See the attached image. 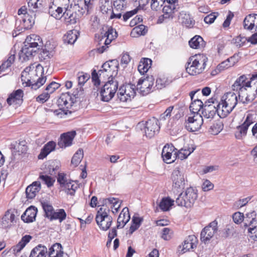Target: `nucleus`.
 <instances>
[{
  "label": "nucleus",
  "mask_w": 257,
  "mask_h": 257,
  "mask_svg": "<svg viewBox=\"0 0 257 257\" xmlns=\"http://www.w3.org/2000/svg\"><path fill=\"white\" fill-rule=\"evenodd\" d=\"M172 82V80L165 76L159 77L156 81V87L157 89H162L165 87Z\"/></svg>",
  "instance_id": "8fccbe9b"
},
{
  "label": "nucleus",
  "mask_w": 257,
  "mask_h": 257,
  "mask_svg": "<svg viewBox=\"0 0 257 257\" xmlns=\"http://www.w3.org/2000/svg\"><path fill=\"white\" fill-rule=\"evenodd\" d=\"M117 36V34L116 31L112 28H109L104 36V37L105 38L104 42V45L98 48V51L100 53L104 52L108 47V45L113 40L116 38Z\"/></svg>",
  "instance_id": "6ab92c4d"
},
{
  "label": "nucleus",
  "mask_w": 257,
  "mask_h": 257,
  "mask_svg": "<svg viewBox=\"0 0 257 257\" xmlns=\"http://www.w3.org/2000/svg\"><path fill=\"white\" fill-rule=\"evenodd\" d=\"M218 223L214 220L205 227L201 231L200 239L202 242L206 243L212 238L218 230Z\"/></svg>",
  "instance_id": "ddd939ff"
},
{
  "label": "nucleus",
  "mask_w": 257,
  "mask_h": 257,
  "mask_svg": "<svg viewBox=\"0 0 257 257\" xmlns=\"http://www.w3.org/2000/svg\"><path fill=\"white\" fill-rule=\"evenodd\" d=\"M47 252V248L39 244L32 249L29 257H46Z\"/></svg>",
  "instance_id": "37998d69"
},
{
  "label": "nucleus",
  "mask_w": 257,
  "mask_h": 257,
  "mask_svg": "<svg viewBox=\"0 0 257 257\" xmlns=\"http://www.w3.org/2000/svg\"><path fill=\"white\" fill-rule=\"evenodd\" d=\"M155 79L153 76L141 78L137 83V89L143 95H146L152 92L155 88Z\"/></svg>",
  "instance_id": "9d476101"
},
{
  "label": "nucleus",
  "mask_w": 257,
  "mask_h": 257,
  "mask_svg": "<svg viewBox=\"0 0 257 257\" xmlns=\"http://www.w3.org/2000/svg\"><path fill=\"white\" fill-rule=\"evenodd\" d=\"M63 254V248L60 243H55L49 248V257H60Z\"/></svg>",
  "instance_id": "ea45409f"
},
{
  "label": "nucleus",
  "mask_w": 257,
  "mask_h": 257,
  "mask_svg": "<svg viewBox=\"0 0 257 257\" xmlns=\"http://www.w3.org/2000/svg\"><path fill=\"white\" fill-rule=\"evenodd\" d=\"M41 189V183L39 181H35L28 186L26 189L27 197L28 199L34 198Z\"/></svg>",
  "instance_id": "7c9ffc66"
},
{
  "label": "nucleus",
  "mask_w": 257,
  "mask_h": 257,
  "mask_svg": "<svg viewBox=\"0 0 257 257\" xmlns=\"http://www.w3.org/2000/svg\"><path fill=\"white\" fill-rule=\"evenodd\" d=\"M56 143L54 141H50L46 144L41 149L40 153L38 155L39 159H43L46 158L51 152L55 150Z\"/></svg>",
  "instance_id": "2f4dec72"
},
{
  "label": "nucleus",
  "mask_w": 257,
  "mask_h": 257,
  "mask_svg": "<svg viewBox=\"0 0 257 257\" xmlns=\"http://www.w3.org/2000/svg\"><path fill=\"white\" fill-rule=\"evenodd\" d=\"M173 235V230L168 227H164L162 230L161 237L165 240H170Z\"/></svg>",
  "instance_id": "13d9d810"
},
{
  "label": "nucleus",
  "mask_w": 257,
  "mask_h": 257,
  "mask_svg": "<svg viewBox=\"0 0 257 257\" xmlns=\"http://www.w3.org/2000/svg\"><path fill=\"white\" fill-rule=\"evenodd\" d=\"M152 60L149 58L142 59L138 66V70L141 74H144L151 67Z\"/></svg>",
  "instance_id": "c03bdc74"
},
{
  "label": "nucleus",
  "mask_w": 257,
  "mask_h": 257,
  "mask_svg": "<svg viewBox=\"0 0 257 257\" xmlns=\"http://www.w3.org/2000/svg\"><path fill=\"white\" fill-rule=\"evenodd\" d=\"M198 240L195 235H189L177 248V253L183 254L187 252L192 251L197 247Z\"/></svg>",
  "instance_id": "f8f14e48"
},
{
  "label": "nucleus",
  "mask_w": 257,
  "mask_h": 257,
  "mask_svg": "<svg viewBox=\"0 0 257 257\" xmlns=\"http://www.w3.org/2000/svg\"><path fill=\"white\" fill-rule=\"evenodd\" d=\"M18 17L16 21V29L20 33L31 29L35 23L34 12L28 10L25 6L22 7L18 11Z\"/></svg>",
  "instance_id": "20e7f679"
},
{
  "label": "nucleus",
  "mask_w": 257,
  "mask_h": 257,
  "mask_svg": "<svg viewBox=\"0 0 257 257\" xmlns=\"http://www.w3.org/2000/svg\"><path fill=\"white\" fill-rule=\"evenodd\" d=\"M73 103L72 97L68 93H62L58 100V105L61 109H68Z\"/></svg>",
  "instance_id": "a878e982"
},
{
  "label": "nucleus",
  "mask_w": 257,
  "mask_h": 257,
  "mask_svg": "<svg viewBox=\"0 0 257 257\" xmlns=\"http://www.w3.org/2000/svg\"><path fill=\"white\" fill-rule=\"evenodd\" d=\"M36 52V50L28 46H26V45L24 44V47L22 48L19 54V59L22 61H27L29 60L30 58L32 57L33 55V53Z\"/></svg>",
  "instance_id": "72a5a7b5"
},
{
  "label": "nucleus",
  "mask_w": 257,
  "mask_h": 257,
  "mask_svg": "<svg viewBox=\"0 0 257 257\" xmlns=\"http://www.w3.org/2000/svg\"><path fill=\"white\" fill-rule=\"evenodd\" d=\"M252 196H248L246 198L240 199L234 203V206L237 208H240L246 205L251 199Z\"/></svg>",
  "instance_id": "680f3d73"
},
{
  "label": "nucleus",
  "mask_w": 257,
  "mask_h": 257,
  "mask_svg": "<svg viewBox=\"0 0 257 257\" xmlns=\"http://www.w3.org/2000/svg\"><path fill=\"white\" fill-rule=\"evenodd\" d=\"M72 9L74 12L77 11V14L81 17L86 12H88L89 8L84 4L82 1H78L77 4L74 5Z\"/></svg>",
  "instance_id": "49530a36"
},
{
  "label": "nucleus",
  "mask_w": 257,
  "mask_h": 257,
  "mask_svg": "<svg viewBox=\"0 0 257 257\" xmlns=\"http://www.w3.org/2000/svg\"><path fill=\"white\" fill-rule=\"evenodd\" d=\"M189 44L193 49H201L205 46V43L201 36L196 35L189 41Z\"/></svg>",
  "instance_id": "58836bf2"
},
{
  "label": "nucleus",
  "mask_w": 257,
  "mask_h": 257,
  "mask_svg": "<svg viewBox=\"0 0 257 257\" xmlns=\"http://www.w3.org/2000/svg\"><path fill=\"white\" fill-rule=\"evenodd\" d=\"M130 220L128 208L124 207L119 214L117 220V228H122Z\"/></svg>",
  "instance_id": "cd10ccee"
},
{
  "label": "nucleus",
  "mask_w": 257,
  "mask_h": 257,
  "mask_svg": "<svg viewBox=\"0 0 257 257\" xmlns=\"http://www.w3.org/2000/svg\"><path fill=\"white\" fill-rule=\"evenodd\" d=\"M179 20L182 24L187 28H192L195 24V21L190 15L185 13H180Z\"/></svg>",
  "instance_id": "a19ab883"
},
{
  "label": "nucleus",
  "mask_w": 257,
  "mask_h": 257,
  "mask_svg": "<svg viewBox=\"0 0 257 257\" xmlns=\"http://www.w3.org/2000/svg\"><path fill=\"white\" fill-rule=\"evenodd\" d=\"M23 91L21 89H17L9 95L7 102L9 105L20 104L23 101Z\"/></svg>",
  "instance_id": "412c9836"
},
{
  "label": "nucleus",
  "mask_w": 257,
  "mask_h": 257,
  "mask_svg": "<svg viewBox=\"0 0 257 257\" xmlns=\"http://www.w3.org/2000/svg\"><path fill=\"white\" fill-rule=\"evenodd\" d=\"M78 188V184L73 181H69L61 187L62 191H64L67 195H74L76 190Z\"/></svg>",
  "instance_id": "473e14b6"
},
{
  "label": "nucleus",
  "mask_w": 257,
  "mask_h": 257,
  "mask_svg": "<svg viewBox=\"0 0 257 257\" xmlns=\"http://www.w3.org/2000/svg\"><path fill=\"white\" fill-rule=\"evenodd\" d=\"M243 27L245 29L257 30V14H250L245 17L243 21Z\"/></svg>",
  "instance_id": "393cba45"
},
{
  "label": "nucleus",
  "mask_w": 257,
  "mask_h": 257,
  "mask_svg": "<svg viewBox=\"0 0 257 257\" xmlns=\"http://www.w3.org/2000/svg\"><path fill=\"white\" fill-rule=\"evenodd\" d=\"M166 0H151V8L153 11L160 10L162 7L165 5Z\"/></svg>",
  "instance_id": "bf43d9fd"
},
{
  "label": "nucleus",
  "mask_w": 257,
  "mask_h": 257,
  "mask_svg": "<svg viewBox=\"0 0 257 257\" xmlns=\"http://www.w3.org/2000/svg\"><path fill=\"white\" fill-rule=\"evenodd\" d=\"M66 213L63 209H57L56 211H53L52 214L49 218L50 220H59L61 222L66 219Z\"/></svg>",
  "instance_id": "09e8293b"
},
{
  "label": "nucleus",
  "mask_w": 257,
  "mask_h": 257,
  "mask_svg": "<svg viewBox=\"0 0 257 257\" xmlns=\"http://www.w3.org/2000/svg\"><path fill=\"white\" fill-rule=\"evenodd\" d=\"M136 88L135 85L131 83L121 86L117 92L118 99L123 102L131 101L136 95Z\"/></svg>",
  "instance_id": "1a4fd4ad"
},
{
  "label": "nucleus",
  "mask_w": 257,
  "mask_h": 257,
  "mask_svg": "<svg viewBox=\"0 0 257 257\" xmlns=\"http://www.w3.org/2000/svg\"><path fill=\"white\" fill-rule=\"evenodd\" d=\"M60 86V85L59 83L54 81H52L48 85H47L45 90L49 94H50L53 93Z\"/></svg>",
  "instance_id": "69168bd1"
},
{
  "label": "nucleus",
  "mask_w": 257,
  "mask_h": 257,
  "mask_svg": "<svg viewBox=\"0 0 257 257\" xmlns=\"http://www.w3.org/2000/svg\"><path fill=\"white\" fill-rule=\"evenodd\" d=\"M194 150V148L184 147L179 151L177 154V157L181 160L185 159L193 152Z\"/></svg>",
  "instance_id": "864d4df0"
},
{
  "label": "nucleus",
  "mask_w": 257,
  "mask_h": 257,
  "mask_svg": "<svg viewBox=\"0 0 257 257\" xmlns=\"http://www.w3.org/2000/svg\"><path fill=\"white\" fill-rule=\"evenodd\" d=\"M246 41H247V38L241 36H238L233 39L234 43L238 47L243 46L245 44Z\"/></svg>",
  "instance_id": "774afa93"
},
{
  "label": "nucleus",
  "mask_w": 257,
  "mask_h": 257,
  "mask_svg": "<svg viewBox=\"0 0 257 257\" xmlns=\"http://www.w3.org/2000/svg\"><path fill=\"white\" fill-rule=\"evenodd\" d=\"M118 88V82L114 78L108 80L100 90L101 100L108 102L114 96Z\"/></svg>",
  "instance_id": "6e6552de"
},
{
  "label": "nucleus",
  "mask_w": 257,
  "mask_h": 257,
  "mask_svg": "<svg viewBox=\"0 0 257 257\" xmlns=\"http://www.w3.org/2000/svg\"><path fill=\"white\" fill-rule=\"evenodd\" d=\"M118 64L117 61L111 60L104 63L98 72L94 70L92 72V80L95 86H98L101 81L108 78L109 80L117 74Z\"/></svg>",
  "instance_id": "7ed1b4c3"
},
{
  "label": "nucleus",
  "mask_w": 257,
  "mask_h": 257,
  "mask_svg": "<svg viewBox=\"0 0 257 257\" xmlns=\"http://www.w3.org/2000/svg\"><path fill=\"white\" fill-rule=\"evenodd\" d=\"M21 80L23 83H26V86H31L32 89L37 90L46 81L43 66L38 64L26 67L22 73Z\"/></svg>",
  "instance_id": "f03ea898"
},
{
  "label": "nucleus",
  "mask_w": 257,
  "mask_h": 257,
  "mask_svg": "<svg viewBox=\"0 0 257 257\" xmlns=\"http://www.w3.org/2000/svg\"><path fill=\"white\" fill-rule=\"evenodd\" d=\"M171 180L173 189L178 190L183 188L185 184L186 177L183 168H175L171 174Z\"/></svg>",
  "instance_id": "9b49d317"
},
{
  "label": "nucleus",
  "mask_w": 257,
  "mask_h": 257,
  "mask_svg": "<svg viewBox=\"0 0 257 257\" xmlns=\"http://www.w3.org/2000/svg\"><path fill=\"white\" fill-rule=\"evenodd\" d=\"M176 7L173 5H165L163 8V14L158 19L160 23H162L164 20L172 19L176 11Z\"/></svg>",
  "instance_id": "c756f323"
},
{
  "label": "nucleus",
  "mask_w": 257,
  "mask_h": 257,
  "mask_svg": "<svg viewBox=\"0 0 257 257\" xmlns=\"http://www.w3.org/2000/svg\"><path fill=\"white\" fill-rule=\"evenodd\" d=\"M69 0H53V4L56 6H59L65 9L67 11L68 10Z\"/></svg>",
  "instance_id": "e2e57ef3"
},
{
  "label": "nucleus",
  "mask_w": 257,
  "mask_h": 257,
  "mask_svg": "<svg viewBox=\"0 0 257 257\" xmlns=\"http://www.w3.org/2000/svg\"><path fill=\"white\" fill-rule=\"evenodd\" d=\"M42 206L45 212L46 217L49 219L54 211L53 206L47 202L42 203Z\"/></svg>",
  "instance_id": "052dcab7"
},
{
  "label": "nucleus",
  "mask_w": 257,
  "mask_h": 257,
  "mask_svg": "<svg viewBox=\"0 0 257 257\" xmlns=\"http://www.w3.org/2000/svg\"><path fill=\"white\" fill-rule=\"evenodd\" d=\"M221 100L232 110L238 102L237 95L232 92H229L224 94L222 96Z\"/></svg>",
  "instance_id": "b1692460"
},
{
  "label": "nucleus",
  "mask_w": 257,
  "mask_h": 257,
  "mask_svg": "<svg viewBox=\"0 0 257 257\" xmlns=\"http://www.w3.org/2000/svg\"><path fill=\"white\" fill-rule=\"evenodd\" d=\"M244 226L247 227L249 237L257 241V218H252L248 223H244Z\"/></svg>",
  "instance_id": "5701e85b"
},
{
  "label": "nucleus",
  "mask_w": 257,
  "mask_h": 257,
  "mask_svg": "<svg viewBox=\"0 0 257 257\" xmlns=\"http://www.w3.org/2000/svg\"><path fill=\"white\" fill-rule=\"evenodd\" d=\"M89 74L83 72H79L77 74L78 83L80 86H83L89 79Z\"/></svg>",
  "instance_id": "4d7b16f0"
},
{
  "label": "nucleus",
  "mask_w": 257,
  "mask_h": 257,
  "mask_svg": "<svg viewBox=\"0 0 257 257\" xmlns=\"http://www.w3.org/2000/svg\"><path fill=\"white\" fill-rule=\"evenodd\" d=\"M223 128V124L221 122L213 123L210 128V132L213 135H218Z\"/></svg>",
  "instance_id": "6e6d98bb"
},
{
  "label": "nucleus",
  "mask_w": 257,
  "mask_h": 257,
  "mask_svg": "<svg viewBox=\"0 0 257 257\" xmlns=\"http://www.w3.org/2000/svg\"><path fill=\"white\" fill-rule=\"evenodd\" d=\"M218 16V13L217 12L212 13L204 18V21L205 23L208 24H212L215 20L217 18Z\"/></svg>",
  "instance_id": "338daca9"
},
{
  "label": "nucleus",
  "mask_w": 257,
  "mask_h": 257,
  "mask_svg": "<svg viewBox=\"0 0 257 257\" xmlns=\"http://www.w3.org/2000/svg\"><path fill=\"white\" fill-rule=\"evenodd\" d=\"M109 209L103 205L97 211L95 220L100 229L107 230L111 225L112 217L109 215Z\"/></svg>",
  "instance_id": "0eeeda50"
},
{
  "label": "nucleus",
  "mask_w": 257,
  "mask_h": 257,
  "mask_svg": "<svg viewBox=\"0 0 257 257\" xmlns=\"http://www.w3.org/2000/svg\"><path fill=\"white\" fill-rule=\"evenodd\" d=\"M76 135V132L74 131L62 134L58 143V146L61 148L70 146Z\"/></svg>",
  "instance_id": "aec40b11"
},
{
  "label": "nucleus",
  "mask_w": 257,
  "mask_h": 257,
  "mask_svg": "<svg viewBox=\"0 0 257 257\" xmlns=\"http://www.w3.org/2000/svg\"><path fill=\"white\" fill-rule=\"evenodd\" d=\"M198 198V190L190 187L181 192L176 199V203L179 206L186 208H192Z\"/></svg>",
  "instance_id": "423d86ee"
},
{
  "label": "nucleus",
  "mask_w": 257,
  "mask_h": 257,
  "mask_svg": "<svg viewBox=\"0 0 257 257\" xmlns=\"http://www.w3.org/2000/svg\"><path fill=\"white\" fill-rule=\"evenodd\" d=\"M160 130L158 120L156 118L150 119L145 123L144 133L149 138L153 137Z\"/></svg>",
  "instance_id": "a211bd4d"
},
{
  "label": "nucleus",
  "mask_w": 257,
  "mask_h": 257,
  "mask_svg": "<svg viewBox=\"0 0 257 257\" xmlns=\"http://www.w3.org/2000/svg\"><path fill=\"white\" fill-rule=\"evenodd\" d=\"M215 98H211L205 102L202 111V117L210 119L214 117L217 111L215 104Z\"/></svg>",
  "instance_id": "f3484780"
},
{
  "label": "nucleus",
  "mask_w": 257,
  "mask_h": 257,
  "mask_svg": "<svg viewBox=\"0 0 257 257\" xmlns=\"http://www.w3.org/2000/svg\"><path fill=\"white\" fill-rule=\"evenodd\" d=\"M17 212L14 209L7 210L3 215L0 222V226L3 228H9L16 222Z\"/></svg>",
  "instance_id": "4468645a"
},
{
  "label": "nucleus",
  "mask_w": 257,
  "mask_h": 257,
  "mask_svg": "<svg viewBox=\"0 0 257 257\" xmlns=\"http://www.w3.org/2000/svg\"><path fill=\"white\" fill-rule=\"evenodd\" d=\"M37 213V208L31 206L22 215L21 218L25 222H32L35 220Z\"/></svg>",
  "instance_id": "bb28decb"
},
{
  "label": "nucleus",
  "mask_w": 257,
  "mask_h": 257,
  "mask_svg": "<svg viewBox=\"0 0 257 257\" xmlns=\"http://www.w3.org/2000/svg\"><path fill=\"white\" fill-rule=\"evenodd\" d=\"M208 61L207 56L203 54H196L190 57L186 69L191 75L201 73L205 69Z\"/></svg>",
  "instance_id": "39448f33"
},
{
  "label": "nucleus",
  "mask_w": 257,
  "mask_h": 257,
  "mask_svg": "<svg viewBox=\"0 0 257 257\" xmlns=\"http://www.w3.org/2000/svg\"><path fill=\"white\" fill-rule=\"evenodd\" d=\"M254 122L253 116L251 114H248L243 122L236 127V131L235 133V138L240 140L244 137L247 134L249 126Z\"/></svg>",
  "instance_id": "2eb2a0df"
},
{
  "label": "nucleus",
  "mask_w": 257,
  "mask_h": 257,
  "mask_svg": "<svg viewBox=\"0 0 257 257\" xmlns=\"http://www.w3.org/2000/svg\"><path fill=\"white\" fill-rule=\"evenodd\" d=\"M215 104L216 108L217 109V113L221 118L225 117L232 111V109L226 105L222 100L220 102H218L216 100Z\"/></svg>",
  "instance_id": "c85d7f7f"
},
{
  "label": "nucleus",
  "mask_w": 257,
  "mask_h": 257,
  "mask_svg": "<svg viewBox=\"0 0 257 257\" xmlns=\"http://www.w3.org/2000/svg\"><path fill=\"white\" fill-rule=\"evenodd\" d=\"M79 32L76 30L68 31L63 36V40L64 43L68 44H74L78 38Z\"/></svg>",
  "instance_id": "f704fd0d"
},
{
  "label": "nucleus",
  "mask_w": 257,
  "mask_h": 257,
  "mask_svg": "<svg viewBox=\"0 0 257 257\" xmlns=\"http://www.w3.org/2000/svg\"><path fill=\"white\" fill-rule=\"evenodd\" d=\"M110 0H100V9L103 14H108L112 10L111 3Z\"/></svg>",
  "instance_id": "5fc2aeb1"
},
{
  "label": "nucleus",
  "mask_w": 257,
  "mask_h": 257,
  "mask_svg": "<svg viewBox=\"0 0 257 257\" xmlns=\"http://www.w3.org/2000/svg\"><path fill=\"white\" fill-rule=\"evenodd\" d=\"M80 17L77 14L76 12L71 11L70 10L65 11L64 15V20L65 23L68 24H75L79 19Z\"/></svg>",
  "instance_id": "e433bc0d"
},
{
  "label": "nucleus",
  "mask_w": 257,
  "mask_h": 257,
  "mask_svg": "<svg viewBox=\"0 0 257 257\" xmlns=\"http://www.w3.org/2000/svg\"><path fill=\"white\" fill-rule=\"evenodd\" d=\"M232 90L238 93L239 101L247 104L253 101L257 95V81L248 80L246 75H242L236 79L232 84Z\"/></svg>",
  "instance_id": "f257e3e1"
},
{
  "label": "nucleus",
  "mask_w": 257,
  "mask_h": 257,
  "mask_svg": "<svg viewBox=\"0 0 257 257\" xmlns=\"http://www.w3.org/2000/svg\"><path fill=\"white\" fill-rule=\"evenodd\" d=\"M174 200L170 197H164L161 200L159 204V207L163 211H169L174 205Z\"/></svg>",
  "instance_id": "a18cd8bd"
},
{
  "label": "nucleus",
  "mask_w": 257,
  "mask_h": 257,
  "mask_svg": "<svg viewBox=\"0 0 257 257\" xmlns=\"http://www.w3.org/2000/svg\"><path fill=\"white\" fill-rule=\"evenodd\" d=\"M113 4L114 9L117 11H121L126 7V0H113Z\"/></svg>",
  "instance_id": "0e129e2a"
},
{
  "label": "nucleus",
  "mask_w": 257,
  "mask_h": 257,
  "mask_svg": "<svg viewBox=\"0 0 257 257\" xmlns=\"http://www.w3.org/2000/svg\"><path fill=\"white\" fill-rule=\"evenodd\" d=\"M147 32V29L146 26L143 25H140L133 28L131 35L132 37H136L141 35H145Z\"/></svg>",
  "instance_id": "603ef678"
},
{
  "label": "nucleus",
  "mask_w": 257,
  "mask_h": 257,
  "mask_svg": "<svg viewBox=\"0 0 257 257\" xmlns=\"http://www.w3.org/2000/svg\"><path fill=\"white\" fill-rule=\"evenodd\" d=\"M83 155V150L81 149L78 150L72 158L71 164L75 167H77L81 162Z\"/></svg>",
  "instance_id": "3c124183"
},
{
  "label": "nucleus",
  "mask_w": 257,
  "mask_h": 257,
  "mask_svg": "<svg viewBox=\"0 0 257 257\" xmlns=\"http://www.w3.org/2000/svg\"><path fill=\"white\" fill-rule=\"evenodd\" d=\"M24 44L37 51L41 46L42 40L38 35L32 34L27 37Z\"/></svg>",
  "instance_id": "4be33fe9"
},
{
  "label": "nucleus",
  "mask_w": 257,
  "mask_h": 257,
  "mask_svg": "<svg viewBox=\"0 0 257 257\" xmlns=\"http://www.w3.org/2000/svg\"><path fill=\"white\" fill-rule=\"evenodd\" d=\"M49 12L52 17L56 19H60L65 14L64 9L59 6H56L53 4H52V6H50Z\"/></svg>",
  "instance_id": "4c0bfd02"
},
{
  "label": "nucleus",
  "mask_w": 257,
  "mask_h": 257,
  "mask_svg": "<svg viewBox=\"0 0 257 257\" xmlns=\"http://www.w3.org/2000/svg\"><path fill=\"white\" fill-rule=\"evenodd\" d=\"M204 104L199 99L193 100L190 105V110L193 114H198L201 108L203 109Z\"/></svg>",
  "instance_id": "de8ad7c7"
},
{
  "label": "nucleus",
  "mask_w": 257,
  "mask_h": 257,
  "mask_svg": "<svg viewBox=\"0 0 257 257\" xmlns=\"http://www.w3.org/2000/svg\"><path fill=\"white\" fill-rule=\"evenodd\" d=\"M203 122L202 116L199 114H195L192 116L188 117L185 122V126L188 131L196 132L201 128Z\"/></svg>",
  "instance_id": "dca6fc26"
},
{
  "label": "nucleus",
  "mask_w": 257,
  "mask_h": 257,
  "mask_svg": "<svg viewBox=\"0 0 257 257\" xmlns=\"http://www.w3.org/2000/svg\"><path fill=\"white\" fill-rule=\"evenodd\" d=\"M143 221V218L139 216L138 214H135L133 216L132 224L129 229V233L130 234H133V232L140 227Z\"/></svg>",
  "instance_id": "79ce46f5"
},
{
  "label": "nucleus",
  "mask_w": 257,
  "mask_h": 257,
  "mask_svg": "<svg viewBox=\"0 0 257 257\" xmlns=\"http://www.w3.org/2000/svg\"><path fill=\"white\" fill-rule=\"evenodd\" d=\"M173 150L174 147L173 146L166 145L164 147L162 152V157L166 163L169 164L174 161V160L171 159Z\"/></svg>",
  "instance_id": "c9c22d12"
}]
</instances>
